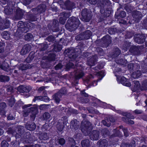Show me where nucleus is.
Instances as JSON below:
<instances>
[{
  "mask_svg": "<svg viewBox=\"0 0 147 147\" xmlns=\"http://www.w3.org/2000/svg\"><path fill=\"white\" fill-rule=\"evenodd\" d=\"M92 13L90 10L87 9H82L81 13L82 20L86 22H89L91 19Z\"/></svg>",
  "mask_w": 147,
  "mask_h": 147,
  "instance_id": "39448f33",
  "label": "nucleus"
},
{
  "mask_svg": "<svg viewBox=\"0 0 147 147\" xmlns=\"http://www.w3.org/2000/svg\"><path fill=\"white\" fill-rule=\"evenodd\" d=\"M59 144L63 146L65 143V139L63 138H60L57 140Z\"/></svg>",
  "mask_w": 147,
  "mask_h": 147,
  "instance_id": "6e6d98bb",
  "label": "nucleus"
},
{
  "mask_svg": "<svg viewBox=\"0 0 147 147\" xmlns=\"http://www.w3.org/2000/svg\"><path fill=\"white\" fill-rule=\"evenodd\" d=\"M74 51V50L71 49H70L68 48L66 49L64 53L66 54H67L68 56V54H71Z\"/></svg>",
  "mask_w": 147,
  "mask_h": 147,
  "instance_id": "e2e57ef3",
  "label": "nucleus"
},
{
  "mask_svg": "<svg viewBox=\"0 0 147 147\" xmlns=\"http://www.w3.org/2000/svg\"><path fill=\"white\" fill-rule=\"evenodd\" d=\"M3 38L5 40L9 39L10 38V34L9 32L8 31H5L2 34Z\"/></svg>",
  "mask_w": 147,
  "mask_h": 147,
  "instance_id": "a19ab883",
  "label": "nucleus"
},
{
  "mask_svg": "<svg viewBox=\"0 0 147 147\" xmlns=\"http://www.w3.org/2000/svg\"><path fill=\"white\" fill-rule=\"evenodd\" d=\"M20 143L16 141L11 142V144L12 145V147H19Z\"/></svg>",
  "mask_w": 147,
  "mask_h": 147,
  "instance_id": "4d7b16f0",
  "label": "nucleus"
},
{
  "mask_svg": "<svg viewBox=\"0 0 147 147\" xmlns=\"http://www.w3.org/2000/svg\"><path fill=\"white\" fill-rule=\"evenodd\" d=\"M108 32L110 34H115L116 33L118 34H120L122 32V31L120 29H118L115 28H111L108 29Z\"/></svg>",
  "mask_w": 147,
  "mask_h": 147,
  "instance_id": "aec40b11",
  "label": "nucleus"
},
{
  "mask_svg": "<svg viewBox=\"0 0 147 147\" xmlns=\"http://www.w3.org/2000/svg\"><path fill=\"white\" fill-rule=\"evenodd\" d=\"M40 51H43L47 49L48 47V45L47 44L41 43L40 45Z\"/></svg>",
  "mask_w": 147,
  "mask_h": 147,
  "instance_id": "5fc2aeb1",
  "label": "nucleus"
},
{
  "mask_svg": "<svg viewBox=\"0 0 147 147\" xmlns=\"http://www.w3.org/2000/svg\"><path fill=\"white\" fill-rule=\"evenodd\" d=\"M38 112V111L37 107L36 106H33L27 109L25 113L26 114L27 113V115H28V113H30L31 114L30 115L31 119L34 120Z\"/></svg>",
  "mask_w": 147,
  "mask_h": 147,
  "instance_id": "1a4fd4ad",
  "label": "nucleus"
},
{
  "mask_svg": "<svg viewBox=\"0 0 147 147\" xmlns=\"http://www.w3.org/2000/svg\"><path fill=\"white\" fill-rule=\"evenodd\" d=\"M126 16L125 12L123 11H121L119 12L117 11L116 12L114 17L115 19L121 20V18H124Z\"/></svg>",
  "mask_w": 147,
  "mask_h": 147,
  "instance_id": "a211bd4d",
  "label": "nucleus"
},
{
  "mask_svg": "<svg viewBox=\"0 0 147 147\" xmlns=\"http://www.w3.org/2000/svg\"><path fill=\"white\" fill-rule=\"evenodd\" d=\"M6 107V103L4 102L0 103V115H4L6 113L5 108Z\"/></svg>",
  "mask_w": 147,
  "mask_h": 147,
  "instance_id": "393cba45",
  "label": "nucleus"
},
{
  "mask_svg": "<svg viewBox=\"0 0 147 147\" xmlns=\"http://www.w3.org/2000/svg\"><path fill=\"white\" fill-rule=\"evenodd\" d=\"M60 15L65 18H66L67 20L69 16V13L65 12H63L60 13Z\"/></svg>",
  "mask_w": 147,
  "mask_h": 147,
  "instance_id": "13d9d810",
  "label": "nucleus"
},
{
  "mask_svg": "<svg viewBox=\"0 0 147 147\" xmlns=\"http://www.w3.org/2000/svg\"><path fill=\"white\" fill-rule=\"evenodd\" d=\"M31 46L28 44L25 45L22 49L20 53L23 55H25L28 53L30 51Z\"/></svg>",
  "mask_w": 147,
  "mask_h": 147,
  "instance_id": "f3484780",
  "label": "nucleus"
},
{
  "mask_svg": "<svg viewBox=\"0 0 147 147\" xmlns=\"http://www.w3.org/2000/svg\"><path fill=\"white\" fill-rule=\"evenodd\" d=\"M10 80L9 76L3 75L0 74V82H8Z\"/></svg>",
  "mask_w": 147,
  "mask_h": 147,
  "instance_id": "72a5a7b5",
  "label": "nucleus"
},
{
  "mask_svg": "<svg viewBox=\"0 0 147 147\" xmlns=\"http://www.w3.org/2000/svg\"><path fill=\"white\" fill-rule=\"evenodd\" d=\"M96 61V57L94 56H92L88 61V64L91 66H93L95 65Z\"/></svg>",
  "mask_w": 147,
  "mask_h": 147,
  "instance_id": "c756f323",
  "label": "nucleus"
},
{
  "mask_svg": "<svg viewBox=\"0 0 147 147\" xmlns=\"http://www.w3.org/2000/svg\"><path fill=\"white\" fill-rule=\"evenodd\" d=\"M24 15L23 10L19 7H18L15 11V18L17 20L21 19L23 18Z\"/></svg>",
  "mask_w": 147,
  "mask_h": 147,
  "instance_id": "ddd939ff",
  "label": "nucleus"
},
{
  "mask_svg": "<svg viewBox=\"0 0 147 147\" xmlns=\"http://www.w3.org/2000/svg\"><path fill=\"white\" fill-rule=\"evenodd\" d=\"M46 8L45 4L41 3L38 5L36 7L32 8V11L34 13H37V15L40 17V14L45 12Z\"/></svg>",
  "mask_w": 147,
  "mask_h": 147,
  "instance_id": "6e6552de",
  "label": "nucleus"
},
{
  "mask_svg": "<svg viewBox=\"0 0 147 147\" xmlns=\"http://www.w3.org/2000/svg\"><path fill=\"white\" fill-rule=\"evenodd\" d=\"M43 94L45 95L44 96H41V100L45 102H48L49 101V98L47 96V94L46 90L43 91Z\"/></svg>",
  "mask_w": 147,
  "mask_h": 147,
  "instance_id": "ea45409f",
  "label": "nucleus"
},
{
  "mask_svg": "<svg viewBox=\"0 0 147 147\" xmlns=\"http://www.w3.org/2000/svg\"><path fill=\"white\" fill-rule=\"evenodd\" d=\"M122 130L123 132L124 135L125 137H127L129 136V133L128 129L127 128H123L122 129Z\"/></svg>",
  "mask_w": 147,
  "mask_h": 147,
  "instance_id": "0e129e2a",
  "label": "nucleus"
},
{
  "mask_svg": "<svg viewBox=\"0 0 147 147\" xmlns=\"http://www.w3.org/2000/svg\"><path fill=\"white\" fill-rule=\"evenodd\" d=\"M56 55L55 53H50L47 57V60L49 61H55Z\"/></svg>",
  "mask_w": 147,
  "mask_h": 147,
  "instance_id": "c03bdc74",
  "label": "nucleus"
},
{
  "mask_svg": "<svg viewBox=\"0 0 147 147\" xmlns=\"http://www.w3.org/2000/svg\"><path fill=\"white\" fill-rule=\"evenodd\" d=\"M109 131L107 128H104L101 131L102 133L104 136L108 135L109 133Z\"/></svg>",
  "mask_w": 147,
  "mask_h": 147,
  "instance_id": "052dcab7",
  "label": "nucleus"
},
{
  "mask_svg": "<svg viewBox=\"0 0 147 147\" xmlns=\"http://www.w3.org/2000/svg\"><path fill=\"white\" fill-rule=\"evenodd\" d=\"M9 144L5 140H3L1 143V147H8Z\"/></svg>",
  "mask_w": 147,
  "mask_h": 147,
  "instance_id": "69168bd1",
  "label": "nucleus"
},
{
  "mask_svg": "<svg viewBox=\"0 0 147 147\" xmlns=\"http://www.w3.org/2000/svg\"><path fill=\"white\" fill-rule=\"evenodd\" d=\"M9 64L7 63L0 64V68L5 71L8 72L9 71Z\"/></svg>",
  "mask_w": 147,
  "mask_h": 147,
  "instance_id": "473e14b6",
  "label": "nucleus"
},
{
  "mask_svg": "<svg viewBox=\"0 0 147 147\" xmlns=\"http://www.w3.org/2000/svg\"><path fill=\"white\" fill-rule=\"evenodd\" d=\"M97 5L100 8V13L97 15L98 23L104 22V21L106 18L109 17L111 13V11L107 9L106 10L104 9V5L103 0H98Z\"/></svg>",
  "mask_w": 147,
  "mask_h": 147,
  "instance_id": "7ed1b4c3",
  "label": "nucleus"
},
{
  "mask_svg": "<svg viewBox=\"0 0 147 147\" xmlns=\"http://www.w3.org/2000/svg\"><path fill=\"white\" fill-rule=\"evenodd\" d=\"M39 138L40 139L42 140H47L49 138L47 134L46 133H44L40 135Z\"/></svg>",
  "mask_w": 147,
  "mask_h": 147,
  "instance_id": "49530a36",
  "label": "nucleus"
},
{
  "mask_svg": "<svg viewBox=\"0 0 147 147\" xmlns=\"http://www.w3.org/2000/svg\"><path fill=\"white\" fill-rule=\"evenodd\" d=\"M78 101L79 102L82 104L87 103L89 102V100L88 98L81 97L79 98Z\"/></svg>",
  "mask_w": 147,
  "mask_h": 147,
  "instance_id": "8fccbe9b",
  "label": "nucleus"
},
{
  "mask_svg": "<svg viewBox=\"0 0 147 147\" xmlns=\"http://www.w3.org/2000/svg\"><path fill=\"white\" fill-rule=\"evenodd\" d=\"M85 74L82 71H81L79 72L77 74H75L74 75L75 81H76V83L78 84L79 80L82 78L84 76Z\"/></svg>",
  "mask_w": 147,
  "mask_h": 147,
  "instance_id": "bb28decb",
  "label": "nucleus"
},
{
  "mask_svg": "<svg viewBox=\"0 0 147 147\" xmlns=\"http://www.w3.org/2000/svg\"><path fill=\"white\" fill-rule=\"evenodd\" d=\"M81 144L82 147H90V142L88 139L82 140L81 142Z\"/></svg>",
  "mask_w": 147,
  "mask_h": 147,
  "instance_id": "f704fd0d",
  "label": "nucleus"
},
{
  "mask_svg": "<svg viewBox=\"0 0 147 147\" xmlns=\"http://www.w3.org/2000/svg\"><path fill=\"white\" fill-rule=\"evenodd\" d=\"M80 24V22L78 17L72 16L68 19L65 25L66 28L69 31H75Z\"/></svg>",
  "mask_w": 147,
  "mask_h": 147,
  "instance_id": "20e7f679",
  "label": "nucleus"
},
{
  "mask_svg": "<svg viewBox=\"0 0 147 147\" xmlns=\"http://www.w3.org/2000/svg\"><path fill=\"white\" fill-rule=\"evenodd\" d=\"M120 82L123 86L128 87H129L131 86V83L128 82L127 81V79L123 76L121 78Z\"/></svg>",
  "mask_w": 147,
  "mask_h": 147,
  "instance_id": "cd10ccee",
  "label": "nucleus"
},
{
  "mask_svg": "<svg viewBox=\"0 0 147 147\" xmlns=\"http://www.w3.org/2000/svg\"><path fill=\"white\" fill-rule=\"evenodd\" d=\"M62 48V45H59L58 43H55L54 44V47L53 50L56 53L60 51Z\"/></svg>",
  "mask_w": 147,
  "mask_h": 147,
  "instance_id": "2f4dec72",
  "label": "nucleus"
},
{
  "mask_svg": "<svg viewBox=\"0 0 147 147\" xmlns=\"http://www.w3.org/2000/svg\"><path fill=\"white\" fill-rule=\"evenodd\" d=\"M77 49H74V51L71 54H68L69 58L72 61H74L78 57V54H80L78 52Z\"/></svg>",
  "mask_w": 147,
  "mask_h": 147,
  "instance_id": "412c9836",
  "label": "nucleus"
},
{
  "mask_svg": "<svg viewBox=\"0 0 147 147\" xmlns=\"http://www.w3.org/2000/svg\"><path fill=\"white\" fill-rule=\"evenodd\" d=\"M50 117V114L48 112H45L41 117L40 118L42 121H47L49 119Z\"/></svg>",
  "mask_w": 147,
  "mask_h": 147,
  "instance_id": "4c0bfd02",
  "label": "nucleus"
},
{
  "mask_svg": "<svg viewBox=\"0 0 147 147\" xmlns=\"http://www.w3.org/2000/svg\"><path fill=\"white\" fill-rule=\"evenodd\" d=\"M98 147H107L108 142L106 139H100L97 142Z\"/></svg>",
  "mask_w": 147,
  "mask_h": 147,
  "instance_id": "b1692460",
  "label": "nucleus"
},
{
  "mask_svg": "<svg viewBox=\"0 0 147 147\" xmlns=\"http://www.w3.org/2000/svg\"><path fill=\"white\" fill-rule=\"evenodd\" d=\"M89 98L91 100L93 101L94 103L95 104H96V102L98 103H102L103 105L106 104V103L105 102H102L100 100L92 96L89 95Z\"/></svg>",
  "mask_w": 147,
  "mask_h": 147,
  "instance_id": "c9c22d12",
  "label": "nucleus"
},
{
  "mask_svg": "<svg viewBox=\"0 0 147 147\" xmlns=\"http://www.w3.org/2000/svg\"><path fill=\"white\" fill-rule=\"evenodd\" d=\"M84 37L87 39H89L90 38L92 35V32L89 30L86 31L84 33Z\"/></svg>",
  "mask_w": 147,
  "mask_h": 147,
  "instance_id": "09e8293b",
  "label": "nucleus"
},
{
  "mask_svg": "<svg viewBox=\"0 0 147 147\" xmlns=\"http://www.w3.org/2000/svg\"><path fill=\"white\" fill-rule=\"evenodd\" d=\"M140 47L132 45L130 48L129 51L133 55H139L140 54Z\"/></svg>",
  "mask_w": 147,
  "mask_h": 147,
  "instance_id": "9b49d317",
  "label": "nucleus"
},
{
  "mask_svg": "<svg viewBox=\"0 0 147 147\" xmlns=\"http://www.w3.org/2000/svg\"><path fill=\"white\" fill-rule=\"evenodd\" d=\"M32 24L30 22H26L19 21L17 25L18 28L15 33V35L18 37H21L24 33H27L33 28Z\"/></svg>",
  "mask_w": 147,
  "mask_h": 147,
  "instance_id": "f03ea898",
  "label": "nucleus"
},
{
  "mask_svg": "<svg viewBox=\"0 0 147 147\" xmlns=\"http://www.w3.org/2000/svg\"><path fill=\"white\" fill-rule=\"evenodd\" d=\"M102 42L106 47H108L111 42L110 36L107 35L104 36L102 38Z\"/></svg>",
  "mask_w": 147,
  "mask_h": 147,
  "instance_id": "4468645a",
  "label": "nucleus"
},
{
  "mask_svg": "<svg viewBox=\"0 0 147 147\" xmlns=\"http://www.w3.org/2000/svg\"><path fill=\"white\" fill-rule=\"evenodd\" d=\"M18 89L19 91L22 93H28L30 90L29 86H25L23 85L19 86L18 88Z\"/></svg>",
  "mask_w": 147,
  "mask_h": 147,
  "instance_id": "4be33fe9",
  "label": "nucleus"
},
{
  "mask_svg": "<svg viewBox=\"0 0 147 147\" xmlns=\"http://www.w3.org/2000/svg\"><path fill=\"white\" fill-rule=\"evenodd\" d=\"M134 40L138 44H142L145 41L146 37L144 34H138L134 36Z\"/></svg>",
  "mask_w": 147,
  "mask_h": 147,
  "instance_id": "9d476101",
  "label": "nucleus"
},
{
  "mask_svg": "<svg viewBox=\"0 0 147 147\" xmlns=\"http://www.w3.org/2000/svg\"><path fill=\"white\" fill-rule=\"evenodd\" d=\"M33 38V36L30 33H27L24 36V39L25 40L28 41H31Z\"/></svg>",
  "mask_w": 147,
  "mask_h": 147,
  "instance_id": "79ce46f5",
  "label": "nucleus"
},
{
  "mask_svg": "<svg viewBox=\"0 0 147 147\" xmlns=\"http://www.w3.org/2000/svg\"><path fill=\"white\" fill-rule=\"evenodd\" d=\"M23 138L26 143H29L31 142L32 138L30 132L28 131L25 133L23 135Z\"/></svg>",
  "mask_w": 147,
  "mask_h": 147,
  "instance_id": "6ab92c4d",
  "label": "nucleus"
},
{
  "mask_svg": "<svg viewBox=\"0 0 147 147\" xmlns=\"http://www.w3.org/2000/svg\"><path fill=\"white\" fill-rule=\"evenodd\" d=\"M142 74L141 71L140 70H138L133 72L132 74V76L133 78L136 79L139 78Z\"/></svg>",
  "mask_w": 147,
  "mask_h": 147,
  "instance_id": "58836bf2",
  "label": "nucleus"
},
{
  "mask_svg": "<svg viewBox=\"0 0 147 147\" xmlns=\"http://www.w3.org/2000/svg\"><path fill=\"white\" fill-rule=\"evenodd\" d=\"M77 120L74 119L72 120L70 123V127L71 129L76 130L78 128L79 125L77 123Z\"/></svg>",
  "mask_w": 147,
  "mask_h": 147,
  "instance_id": "c85d7f7f",
  "label": "nucleus"
},
{
  "mask_svg": "<svg viewBox=\"0 0 147 147\" xmlns=\"http://www.w3.org/2000/svg\"><path fill=\"white\" fill-rule=\"evenodd\" d=\"M7 132L9 134H11L12 136L15 135L16 138H19L21 137V136L23 133L22 132L20 131L19 129H18V132L19 133V134H18L14 129L11 127L8 128Z\"/></svg>",
  "mask_w": 147,
  "mask_h": 147,
  "instance_id": "f8f14e48",
  "label": "nucleus"
},
{
  "mask_svg": "<svg viewBox=\"0 0 147 147\" xmlns=\"http://www.w3.org/2000/svg\"><path fill=\"white\" fill-rule=\"evenodd\" d=\"M7 5L6 6H3L4 5L0 4L4 8V12L5 14L6 15H11L13 13V10L14 9L15 7L14 5L12 3V2H9V3H6Z\"/></svg>",
  "mask_w": 147,
  "mask_h": 147,
  "instance_id": "0eeeda50",
  "label": "nucleus"
},
{
  "mask_svg": "<svg viewBox=\"0 0 147 147\" xmlns=\"http://www.w3.org/2000/svg\"><path fill=\"white\" fill-rule=\"evenodd\" d=\"M118 136L117 134H114L111 135L109 137V141L111 144L114 145L119 141V139L117 137Z\"/></svg>",
  "mask_w": 147,
  "mask_h": 147,
  "instance_id": "5701e85b",
  "label": "nucleus"
},
{
  "mask_svg": "<svg viewBox=\"0 0 147 147\" xmlns=\"http://www.w3.org/2000/svg\"><path fill=\"white\" fill-rule=\"evenodd\" d=\"M58 96V95L57 93H55L52 96L53 99L54 100L55 102L57 104H59L60 101V99Z\"/></svg>",
  "mask_w": 147,
  "mask_h": 147,
  "instance_id": "de8ad7c7",
  "label": "nucleus"
},
{
  "mask_svg": "<svg viewBox=\"0 0 147 147\" xmlns=\"http://www.w3.org/2000/svg\"><path fill=\"white\" fill-rule=\"evenodd\" d=\"M64 4L66 9L68 10H72L75 7V3L69 0L66 1Z\"/></svg>",
  "mask_w": 147,
  "mask_h": 147,
  "instance_id": "dca6fc26",
  "label": "nucleus"
},
{
  "mask_svg": "<svg viewBox=\"0 0 147 147\" xmlns=\"http://www.w3.org/2000/svg\"><path fill=\"white\" fill-rule=\"evenodd\" d=\"M141 90H147V80H145L143 81L142 82V85L140 87Z\"/></svg>",
  "mask_w": 147,
  "mask_h": 147,
  "instance_id": "37998d69",
  "label": "nucleus"
},
{
  "mask_svg": "<svg viewBox=\"0 0 147 147\" xmlns=\"http://www.w3.org/2000/svg\"><path fill=\"white\" fill-rule=\"evenodd\" d=\"M125 36L126 38L129 39L133 37V34L131 32H126Z\"/></svg>",
  "mask_w": 147,
  "mask_h": 147,
  "instance_id": "bf43d9fd",
  "label": "nucleus"
},
{
  "mask_svg": "<svg viewBox=\"0 0 147 147\" xmlns=\"http://www.w3.org/2000/svg\"><path fill=\"white\" fill-rule=\"evenodd\" d=\"M4 23L5 29L8 28H9L10 23L8 20L6 19L5 20H2L1 18L0 17V26L3 25Z\"/></svg>",
  "mask_w": 147,
  "mask_h": 147,
  "instance_id": "a878e982",
  "label": "nucleus"
},
{
  "mask_svg": "<svg viewBox=\"0 0 147 147\" xmlns=\"http://www.w3.org/2000/svg\"><path fill=\"white\" fill-rule=\"evenodd\" d=\"M16 100L14 98H10L8 101V104L10 107H12L15 102Z\"/></svg>",
  "mask_w": 147,
  "mask_h": 147,
  "instance_id": "603ef678",
  "label": "nucleus"
},
{
  "mask_svg": "<svg viewBox=\"0 0 147 147\" xmlns=\"http://www.w3.org/2000/svg\"><path fill=\"white\" fill-rule=\"evenodd\" d=\"M26 127L27 129L30 131H32L35 129L36 125L34 123L31 122L27 123L26 125Z\"/></svg>",
  "mask_w": 147,
  "mask_h": 147,
  "instance_id": "7c9ffc66",
  "label": "nucleus"
},
{
  "mask_svg": "<svg viewBox=\"0 0 147 147\" xmlns=\"http://www.w3.org/2000/svg\"><path fill=\"white\" fill-rule=\"evenodd\" d=\"M47 27L51 32H58L59 30V25L58 20L55 19H53L51 23L48 24Z\"/></svg>",
  "mask_w": 147,
  "mask_h": 147,
  "instance_id": "423d86ee",
  "label": "nucleus"
},
{
  "mask_svg": "<svg viewBox=\"0 0 147 147\" xmlns=\"http://www.w3.org/2000/svg\"><path fill=\"white\" fill-rule=\"evenodd\" d=\"M142 16L141 12L137 10L134 11L133 12L132 16L133 18L136 19H140L141 18V16Z\"/></svg>",
  "mask_w": 147,
  "mask_h": 147,
  "instance_id": "e433bc0d",
  "label": "nucleus"
},
{
  "mask_svg": "<svg viewBox=\"0 0 147 147\" xmlns=\"http://www.w3.org/2000/svg\"><path fill=\"white\" fill-rule=\"evenodd\" d=\"M29 69V66L28 65L22 64L19 67V69L22 71H24Z\"/></svg>",
  "mask_w": 147,
  "mask_h": 147,
  "instance_id": "3c124183",
  "label": "nucleus"
},
{
  "mask_svg": "<svg viewBox=\"0 0 147 147\" xmlns=\"http://www.w3.org/2000/svg\"><path fill=\"white\" fill-rule=\"evenodd\" d=\"M117 63L119 64L125 65L127 63V61L126 60L123 59H118L116 60Z\"/></svg>",
  "mask_w": 147,
  "mask_h": 147,
  "instance_id": "a18cd8bd",
  "label": "nucleus"
},
{
  "mask_svg": "<svg viewBox=\"0 0 147 147\" xmlns=\"http://www.w3.org/2000/svg\"><path fill=\"white\" fill-rule=\"evenodd\" d=\"M121 147H132V146L129 143H123L121 145Z\"/></svg>",
  "mask_w": 147,
  "mask_h": 147,
  "instance_id": "774afa93",
  "label": "nucleus"
},
{
  "mask_svg": "<svg viewBox=\"0 0 147 147\" xmlns=\"http://www.w3.org/2000/svg\"><path fill=\"white\" fill-rule=\"evenodd\" d=\"M81 130L85 135L90 134V139L92 140H97L99 139L100 132L97 130L92 129V124L88 121H83L81 123Z\"/></svg>",
  "mask_w": 147,
  "mask_h": 147,
  "instance_id": "f257e3e1",
  "label": "nucleus"
},
{
  "mask_svg": "<svg viewBox=\"0 0 147 147\" xmlns=\"http://www.w3.org/2000/svg\"><path fill=\"white\" fill-rule=\"evenodd\" d=\"M67 20L66 18H64L62 17H60L59 18V22L62 24H64Z\"/></svg>",
  "mask_w": 147,
  "mask_h": 147,
  "instance_id": "680f3d73",
  "label": "nucleus"
},
{
  "mask_svg": "<svg viewBox=\"0 0 147 147\" xmlns=\"http://www.w3.org/2000/svg\"><path fill=\"white\" fill-rule=\"evenodd\" d=\"M84 44L82 43H79L78 46L76 47V48L75 49H77L79 53H81L82 51L83 50Z\"/></svg>",
  "mask_w": 147,
  "mask_h": 147,
  "instance_id": "864d4df0",
  "label": "nucleus"
},
{
  "mask_svg": "<svg viewBox=\"0 0 147 147\" xmlns=\"http://www.w3.org/2000/svg\"><path fill=\"white\" fill-rule=\"evenodd\" d=\"M69 141L71 144V146L72 147L74 146L76 144L75 140L73 138H70L69 139Z\"/></svg>",
  "mask_w": 147,
  "mask_h": 147,
  "instance_id": "338daca9",
  "label": "nucleus"
},
{
  "mask_svg": "<svg viewBox=\"0 0 147 147\" xmlns=\"http://www.w3.org/2000/svg\"><path fill=\"white\" fill-rule=\"evenodd\" d=\"M29 13L27 14L26 16L27 19L31 22H34L37 21L38 19V17L39 16L37 15V13Z\"/></svg>",
  "mask_w": 147,
  "mask_h": 147,
  "instance_id": "2eb2a0df",
  "label": "nucleus"
}]
</instances>
